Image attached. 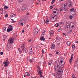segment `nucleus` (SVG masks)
Returning a JSON list of instances; mask_svg holds the SVG:
<instances>
[{"mask_svg":"<svg viewBox=\"0 0 78 78\" xmlns=\"http://www.w3.org/2000/svg\"><path fill=\"white\" fill-rule=\"evenodd\" d=\"M57 68L55 69L58 74L57 75L56 78H61V76L59 75H61L62 73V69L61 68H59V66H57Z\"/></svg>","mask_w":78,"mask_h":78,"instance_id":"f257e3e1","label":"nucleus"},{"mask_svg":"<svg viewBox=\"0 0 78 78\" xmlns=\"http://www.w3.org/2000/svg\"><path fill=\"white\" fill-rule=\"evenodd\" d=\"M53 13L54 16H58L59 14V10L55 8L54 9Z\"/></svg>","mask_w":78,"mask_h":78,"instance_id":"f03ea898","label":"nucleus"},{"mask_svg":"<svg viewBox=\"0 0 78 78\" xmlns=\"http://www.w3.org/2000/svg\"><path fill=\"white\" fill-rule=\"evenodd\" d=\"M8 29L7 30V32H9L12 30V26L11 25H9L8 27Z\"/></svg>","mask_w":78,"mask_h":78,"instance_id":"7ed1b4c3","label":"nucleus"},{"mask_svg":"<svg viewBox=\"0 0 78 78\" xmlns=\"http://www.w3.org/2000/svg\"><path fill=\"white\" fill-rule=\"evenodd\" d=\"M9 44H12L14 43V39L12 38H9Z\"/></svg>","mask_w":78,"mask_h":78,"instance_id":"20e7f679","label":"nucleus"},{"mask_svg":"<svg viewBox=\"0 0 78 78\" xmlns=\"http://www.w3.org/2000/svg\"><path fill=\"white\" fill-rule=\"evenodd\" d=\"M3 64H4V67H8V66L9 64V61H6L4 62H3Z\"/></svg>","mask_w":78,"mask_h":78,"instance_id":"39448f33","label":"nucleus"},{"mask_svg":"<svg viewBox=\"0 0 78 78\" xmlns=\"http://www.w3.org/2000/svg\"><path fill=\"white\" fill-rule=\"evenodd\" d=\"M22 51H23V50H25V53H27V48H25V45L23 44V45L21 46Z\"/></svg>","mask_w":78,"mask_h":78,"instance_id":"423d86ee","label":"nucleus"},{"mask_svg":"<svg viewBox=\"0 0 78 78\" xmlns=\"http://www.w3.org/2000/svg\"><path fill=\"white\" fill-rule=\"evenodd\" d=\"M73 54L71 55V57L70 58V59L69 61V62H70V63H72V61L73 59Z\"/></svg>","mask_w":78,"mask_h":78,"instance_id":"0eeeda50","label":"nucleus"},{"mask_svg":"<svg viewBox=\"0 0 78 78\" xmlns=\"http://www.w3.org/2000/svg\"><path fill=\"white\" fill-rule=\"evenodd\" d=\"M50 48L51 49H55V44H53L51 45Z\"/></svg>","mask_w":78,"mask_h":78,"instance_id":"6e6552de","label":"nucleus"},{"mask_svg":"<svg viewBox=\"0 0 78 78\" xmlns=\"http://www.w3.org/2000/svg\"><path fill=\"white\" fill-rule=\"evenodd\" d=\"M50 32V35L51 36H54V34L53 31L52 30H51L49 31Z\"/></svg>","mask_w":78,"mask_h":78,"instance_id":"1a4fd4ad","label":"nucleus"},{"mask_svg":"<svg viewBox=\"0 0 78 78\" xmlns=\"http://www.w3.org/2000/svg\"><path fill=\"white\" fill-rule=\"evenodd\" d=\"M66 28L67 29H69L70 27L71 26L70 24V23H67L66 24Z\"/></svg>","mask_w":78,"mask_h":78,"instance_id":"9d476101","label":"nucleus"},{"mask_svg":"<svg viewBox=\"0 0 78 78\" xmlns=\"http://www.w3.org/2000/svg\"><path fill=\"white\" fill-rule=\"evenodd\" d=\"M27 9V7L26 6H23L21 8V10L23 11H25V10H26V9Z\"/></svg>","mask_w":78,"mask_h":78,"instance_id":"9b49d317","label":"nucleus"},{"mask_svg":"<svg viewBox=\"0 0 78 78\" xmlns=\"http://www.w3.org/2000/svg\"><path fill=\"white\" fill-rule=\"evenodd\" d=\"M68 5L69 6H71L72 5V2L71 1H69L68 2Z\"/></svg>","mask_w":78,"mask_h":78,"instance_id":"f8f14e48","label":"nucleus"},{"mask_svg":"<svg viewBox=\"0 0 78 78\" xmlns=\"http://www.w3.org/2000/svg\"><path fill=\"white\" fill-rule=\"evenodd\" d=\"M70 26L72 27V28H74V27L75 26V24L73 23H71L70 24Z\"/></svg>","mask_w":78,"mask_h":78,"instance_id":"ddd939ff","label":"nucleus"},{"mask_svg":"<svg viewBox=\"0 0 78 78\" xmlns=\"http://www.w3.org/2000/svg\"><path fill=\"white\" fill-rule=\"evenodd\" d=\"M66 4L65 3H63L61 5V7H66Z\"/></svg>","mask_w":78,"mask_h":78,"instance_id":"4468645a","label":"nucleus"},{"mask_svg":"<svg viewBox=\"0 0 78 78\" xmlns=\"http://www.w3.org/2000/svg\"><path fill=\"white\" fill-rule=\"evenodd\" d=\"M38 74L42 75V70H41V69L39 70Z\"/></svg>","mask_w":78,"mask_h":78,"instance_id":"2eb2a0df","label":"nucleus"},{"mask_svg":"<svg viewBox=\"0 0 78 78\" xmlns=\"http://www.w3.org/2000/svg\"><path fill=\"white\" fill-rule=\"evenodd\" d=\"M44 23H46L47 24H48V23H50V21H49V20H48L47 19L46 20V21Z\"/></svg>","mask_w":78,"mask_h":78,"instance_id":"dca6fc26","label":"nucleus"},{"mask_svg":"<svg viewBox=\"0 0 78 78\" xmlns=\"http://www.w3.org/2000/svg\"><path fill=\"white\" fill-rule=\"evenodd\" d=\"M67 44L68 46H70V42L69 41H67Z\"/></svg>","mask_w":78,"mask_h":78,"instance_id":"f3484780","label":"nucleus"},{"mask_svg":"<svg viewBox=\"0 0 78 78\" xmlns=\"http://www.w3.org/2000/svg\"><path fill=\"white\" fill-rule=\"evenodd\" d=\"M53 60H50V62L48 64V66H49V65H51V64H52L53 63L52 62Z\"/></svg>","mask_w":78,"mask_h":78,"instance_id":"a211bd4d","label":"nucleus"},{"mask_svg":"<svg viewBox=\"0 0 78 78\" xmlns=\"http://www.w3.org/2000/svg\"><path fill=\"white\" fill-rule=\"evenodd\" d=\"M70 11H71V12H75V10L73 8L70 9Z\"/></svg>","mask_w":78,"mask_h":78,"instance_id":"6ab92c4d","label":"nucleus"},{"mask_svg":"<svg viewBox=\"0 0 78 78\" xmlns=\"http://www.w3.org/2000/svg\"><path fill=\"white\" fill-rule=\"evenodd\" d=\"M52 18L53 19H55V20H56L57 19V17L55 16H52Z\"/></svg>","mask_w":78,"mask_h":78,"instance_id":"aec40b11","label":"nucleus"},{"mask_svg":"<svg viewBox=\"0 0 78 78\" xmlns=\"http://www.w3.org/2000/svg\"><path fill=\"white\" fill-rule=\"evenodd\" d=\"M11 17H14V16H16V14L14 13L11 14Z\"/></svg>","mask_w":78,"mask_h":78,"instance_id":"412c9836","label":"nucleus"},{"mask_svg":"<svg viewBox=\"0 0 78 78\" xmlns=\"http://www.w3.org/2000/svg\"><path fill=\"white\" fill-rule=\"evenodd\" d=\"M8 8L9 7L6 5H5L4 7V9H8Z\"/></svg>","mask_w":78,"mask_h":78,"instance_id":"4be33fe9","label":"nucleus"},{"mask_svg":"<svg viewBox=\"0 0 78 78\" xmlns=\"http://www.w3.org/2000/svg\"><path fill=\"white\" fill-rule=\"evenodd\" d=\"M58 30L59 31H62V27H59Z\"/></svg>","mask_w":78,"mask_h":78,"instance_id":"5701e85b","label":"nucleus"},{"mask_svg":"<svg viewBox=\"0 0 78 78\" xmlns=\"http://www.w3.org/2000/svg\"><path fill=\"white\" fill-rule=\"evenodd\" d=\"M30 3L33 4L34 3V0H30Z\"/></svg>","mask_w":78,"mask_h":78,"instance_id":"b1692460","label":"nucleus"},{"mask_svg":"<svg viewBox=\"0 0 78 78\" xmlns=\"http://www.w3.org/2000/svg\"><path fill=\"white\" fill-rule=\"evenodd\" d=\"M72 48L73 49H75V44H73Z\"/></svg>","mask_w":78,"mask_h":78,"instance_id":"393cba45","label":"nucleus"},{"mask_svg":"<svg viewBox=\"0 0 78 78\" xmlns=\"http://www.w3.org/2000/svg\"><path fill=\"white\" fill-rule=\"evenodd\" d=\"M25 74H26V75H27V76H30V73H29L28 72H26L25 73Z\"/></svg>","mask_w":78,"mask_h":78,"instance_id":"a878e982","label":"nucleus"},{"mask_svg":"<svg viewBox=\"0 0 78 78\" xmlns=\"http://www.w3.org/2000/svg\"><path fill=\"white\" fill-rule=\"evenodd\" d=\"M55 26L56 27H59V24L58 23H56L55 24Z\"/></svg>","mask_w":78,"mask_h":78,"instance_id":"bb28decb","label":"nucleus"},{"mask_svg":"<svg viewBox=\"0 0 78 78\" xmlns=\"http://www.w3.org/2000/svg\"><path fill=\"white\" fill-rule=\"evenodd\" d=\"M75 65H78V61L76 62L75 63Z\"/></svg>","mask_w":78,"mask_h":78,"instance_id":"cd10ccee","label":"nucleus"},{"mask_svg":"<svg viewBox=\"0 0 78 78\" xmlns=\"http://www.w3.org/2000/svg\"><path fill=\"white\" fill-rule=\"evenodd\" d=\"M55 2V0H52L51 2V5H53Z\"/></svg>","mask_w":78,"mask_h":78,"instance_id":"c85d7f7f","label":"nucleus"},{"mask_svg":"<svg viewBox=\"0 0 78 78\" xmlns=\"http://www.w3.org/2000/svg\"><path fill=\"white\" fill-rule=\"evenodd\" d=\"M41 40H42V41H44L45 40V38L44 37H42L41 38Z\"/></svg>","mask_w":78,"mask_h":78,"instance_id":"c756f323","label":"nucleus"},{"mask_svg":"<svg viewBox=\"0 0 78 78\" xmlns=\"http://www.w3.org/2000/svg\"><path fill=\"white\" fill-rule=\"evenodd\" d=\"M37 33H38V30L37 29H36L35 31V34H37Z\"/></svg>","mask_w":78,"mask_h":78,"instance_id":"7c9ffc66","label":"nucleus"},{"mask_svg":"<svg viewBox=\"0 0 78 78\" xmlns=\"http://www.w3.org/2000/svg\"><path fill=\"white\" fill-rule=\"evenodd\" d=\"M3 9H2V12H0V14L2 15L3 14Z\"/></svg>","mask_w":78,"mask_h":78,"instance_id":"2f4dec72","label":"nucleus"},{"mask_svg":"<svg viewBox=\"0 0 78 78\" xmlns=\"http://www.w3.org/2000/svg\"><path fill=\"white\" fill-rule=\"evenodd\" d=\"M69 18L71 19H72L73 18V16H69Z\"/></svg>","mask_w":78,"mask_h":78,"instance_id":"473e14b6","label":"nucleus"},{"mask_svg":"<svg viewBox=\"0 0 78 78\" xmlns=\"http://www.w3.org/2000/svg\"><path fill=\"white\" fill-rule=\"evenodd\" d=\"M63 8H61L60 9V11H63Z\"/></svg>","mask_w":78,"mask_h":78,"instance_id":"72a5a7b5","label":"nucleus"},{"mask_svg":"<svg viewBox=\"0 0 78 78\" xmlns=\"http://www.w3.org/2000/svg\"><path fill=\"white\" fill-rule=\"evenodd\" d=\"M5 17H8V14H5Z\"/></svg>","mask_w":78,"mask_h":78,"instance_id":"f704fd0d","label":"nucleus"},{"mask_svg":"<svg viewBox=\"0 0 78 78\" xmlns=\"http://www.w3.org/2000/svg\"><path fill=\"white\" fill-rule=\"evenodd\" d=\"M40 77L42 78H43L44 77V76H42V74H40Z\"/></svg>","mask_w":78,"mask_h":78,"instance_id":"c9c22d12","label":"nucleus"},{"mask_svg":"<svg viewBox=\"0 0 78 78\" xmlns=\"http://www.w3.org/2000/svg\"><path fill=\"white\" fill-rule=\"evenodd\" d=\"M37 69H38L39 70H40V68H39V66H37Z\"/></svg>","mask_w":78,"mask_h":78,"instance_id":"e433bc0d","label":"nucleus"},{"mask_svg":"<svg viewBox=\"0 0 78 78\" xmlns=\"http://www.w3.org/2000/svg\"><path fill=\"white\" fill-rule=\"evenodd\" d=\"M50 7L51 9H53V6H51Z\"/></svg>","mask_w":78,"mask_h":78,"instance_id":"4c0bfd02","label":"nucleus"},{"mask_svg":"<svg viewBox=\"0 0 78 78\" xmlns=\"http://www.w3.org/2000/svg\"><path fill=\"white\" fill-rule=\"evenodd\" d=\"M29 61L31 63L32 62V61H33V60L31 59H30Z\"/></svg>","mask_w":78,"mask_h":78,"instance_id":"58836bf2","label":"nucleus"},{"mask_svg":"<svg viewBox=\"0 0 78 78\" xmlns=\"http://www.w3.org/2000/svg\"><path fill=\"white\" fill-rule=\"evenodd\" d=\"M49 56L51 57V56H52V54H49Z\"/></svg>","mask_w":78,"mask_h":78,"instance_id":"ea45409f","label":"nucleus"},{"mask_svg":"<svg viewBox=\"0 0 78 78\" xmlns=\"http://www.w3.org/2000/svg\"><path fill=\"white\" fill-rule=\"evenodd\" d=\"M1 55H3V52H2L0 53Z\"/></svg>","mask_w":78,"mask_h":78,"instance_id":"a19ab883","label":"nucleus"},{"mask_svg":"<svg viewBox=\"0 0 78 78\" xmlns=\"http://www.w3.org/2000/svg\"><path fill=\"white\" fill-rule=\"evenodd\" d=\"M59 24H60V25H62V22H60L59 23Z\"/></svg>","mask_w":78,"mask_h":78,"instance_id":"79ce46f5","label":"nucleus"},{"mask_svg":"<svg viewBox=\"0 0 78 78\" xmlns=\"http://www.w3.org/2000/svg\"><path fill=\"white\" fill-rule=\"evenodd\" d=\"M14 22H16V21H13L12 22V23H14Z\"/></svg>","mask_w":78,"mask_h":78,"instance_id":"37998d69","label":"nucleus"},{"mask_svg":"<svg viewBox=\"0 0 78 78\" xmlns=\"http://www.w3.org/2000/svg\"><path fill=\"white\" fill-rule=\"evenodd\" d=\"M21 25H22V26H23V23H21Z\"/></svg>","mask_w":78,"mask_h":78,"instance_id":"c03bdc74","label":"nucleus"},{"mask_svg":"<svg viewBox=\"0 0 78 78\" xmlns=\"http://www.w3.org/2000/svg\"><path fill=\"white\" fill-rule=\"evenodd\" d=\"M56 54H59V51H57L56 52Z\"/></svg>","mask_w":78,"mask_h":78,"instance_id":"a18cd8bd","label":"nucleus"},{"mask_svg":"<svg viewBox=\"0 0 78 78\" xmlns=\"http://www.w3.org/2000/svg\"><path fill=\"white\" fill-rule=\"evenodd\" d=\"M32 50H33V49L32 48H31L30 50V51H32Z\"/></svg>","mask_w":78,"mask_h":78,"instance_id":"49530a36","label":"nucleus"},{"mask_svg":"<svg viewBox=\"0 0 78 78\" xmlns=\"http://www.w3.org/2000/svg\"><path fill=\"white\" fill-rule=\"evenodd\" d=\"M26 14H27V15H29V13L28 12L26 13Z\"/></svg>","mask_w":78,"mask_h":78,"instance_id":"de8ad7c7","label":"nucleus"},{"mask_svg":"<svg viewBox=\"0 0 78 78\" xmlns=\"http://www.w3.org/2000/svg\"><path fill=\"white\" fill-rule=\"evenodd\" d=\"M19 2H23V0H19Z\"/></svg>","mask_w":78,"mask_h":78,"instance_id":"09e8293b","label":"nucleus"},{"mask_svg":"<svg viewBox=\"0 0 78 78\" xmlns=\"http://www.w3.org/2000/svg\"><path fill=\"white\" fill-rule=\"evenodd\" d=\"M24 32H25V30H22V33H24Z\"/></svg>","mask_w":78,"mask_h":78,"instance_id":"8fccbe9b","label":"nucleus"},{"mask_svg":"<svg viewBox=\"0 0 78 78\" xmlns=\"http://www.w3.org/2000/svg\"><path fill=\"white\" fill-rule=\"evenodd\" d=\"M4 37H5V38H6L7 36H6V35H4Z\"/></svg>","mask_w":78,"mask_h":78,"instance_id":"3c124183","label":"nucleus"},{"mask_svg":"<svg viewBox=\"0 0 78 78\" xmlns=\"http://www.w3.org/2000/svg\"><path fill=\"white\" fill-rule=\"evenodd\" d=\"M42 52L43 53H45V52H44V51L43 50L42 51Z\"/></svg>","mask_w":78,"mask_h":78,"instance_id":"603ef678","label":"nucleus"},{"mask_svg":"<svg viewBox=\"0 0 78 78\" xmlns=\"http://www.w3.org/2000/svg\"><path fill=\"white\" fill-rule=\"evenodd\" d=\"M31 41V39H30L29 41V42H30Z\"/></svg>","mask_w":78,"mask_h":78,"instance_id":"864d4df0","label":"nucleus"},{"mask_svg":"<svg viewBox=\"0 0 78 78\" xmlns=\"http://www.w3.org/2000/svg\"><path fill=\"white\" fill-rule=\"evenodd\" d=\"M60 62H61V64H62V62H63L62 61H60Z\"/></svg>","mask_w":78,"mask_h":78,"instance_id":"5fc2aeb1","label":"nucleus"},{"mask_svg":"<svg viewBox=\"0 0 78 78\" xmlns=\"http://www.w3.org/2000/svg\"><path fill=\"white\" fill-rule=\"evenodd\" d=\"M11 20H12V21H14V19H11Z\"/></svg>","mask_w":78,"mask_h":78,"instance_id":"6e6d98bb","label":"nucleus"},{"mask_svg":"<svg viewBox=\"0 0 78 78\" xmlns=\"http://www.w3.org/2000/svg\"><path fill=\"white\" fill-rule=\"evenodd\" d=\"M32 61H34V58H32Z\"/></svg>","mask_w":78,"mask_h":78,"instance_id":"4d7b16f0","label":"nucleus"},{"mask_svg":"<svg viewBox=\"0 0 78 78\" xmlns=\"http://www.w3.org/2000/svg\"><path fill=\"white\" fill-rule=\"evenodd\" d=\"M45 64H46V62H44L43 63V64H44V65H45Z\"/></svg>","mask_w":78,"mask_h":78,"instance_id":"13d9d810","label":"nucleus"},{"mask_svg":"<svg viewBox=\"0 0 78 78\" xmlns=\"http://www.w3.org/2000/svg\"><path fill=\"white\" fill-rule=\"evenodd\" d=\"M53 75L54 76H55L56 75L55 74H54V73H53Z\"/></svg>","mask_w":78,"mask_h":78,"instance_id":"bf43d9fd","label":"nucleus"},{"mask_svg":"<svg viewBox=\"0 0 78 78\" xmlns=\"http://www.w3.org/2000/svg\"><path fill=\"white\" fill-rule=\"evenodd\" d=\"M63 35H65V36H66V35L64 33H63Z\"/></svg>","mask_w":78,"mask_h":78,"instance_id":"052dcab7","label":"nucleus"},{"mask_svg":"<svg viewBox=\"0 0 78 78\" xmlns=\"http://www.w3.org/2000/svg\"><path fill=\"white\" fill-rule=\"evenodd\" d=\"M78 41H76V43H78Z\"/></svg>","mask_w":78,"mask_h":78,"instance_id":"680f3d73","label":"nucleus"},{"mask_svg":"<svg viewBox=\"0 0 78 78\" xmlns=\"http://www.w3.org/2000/svg\"><path fill=\"white\" fill-rule=\"evenodd\" d=\"M64 56H66V54H64Z\"/></svg>","mask_w":78,"mask_h":78,"instance_id":"e2e57ef3","label":"nucleus"},{"mask_svg":"<svg viewBox=\"0 0 78 78\" xmlns=\"http://www.w3.org/2000/svg\"><path fill=\"white\" fill-rule=\"evenodd\" d=\"M24 76L25 78V77H26V76H25V75H24Z\"/></svg>","mask_w":78,"mask_h":78,"instance_id":"0e129e2a","label":"nucleus"},{"mask_svg":"<svg viewBox=\"0 0 78 78\" xmlns=\"http://www.w3.org/2000/svg\"><path fill=\"white\" fill-rule=\"evenodd\" d=\"M36 49H37L38 48V47H36Z\"/></svg>","mask_w":78,"mask_h":78,"instance_id":"69168bd1","label":"nucleus"},{"mask_svg":"<svg viewBox=\"0 0 78 78\" xmlns=\"http://www.w3.org/2000/svg\"><path fill=\"white\" fill-rule=\"evenodd\" d=\"M45 33V32H43V33H42V34H44Z\"/></svg>","mask_w":78,"mask_h":78,"instance_id":"338daca9","label":"nucleus"},{"mask_svg":"<svg viewBox=\"0 0 78 78\" xmlns=\"http://www.w3.org/2000/svg\"><path fill=\"white\" fill-rule=\"evenodd\" d=\"M38 2H40V0H38Z\"/></svg>","mask_w":78,"mask_h":78,"instance_id":"774afa93","label":"nucleus"}]
</instances>
